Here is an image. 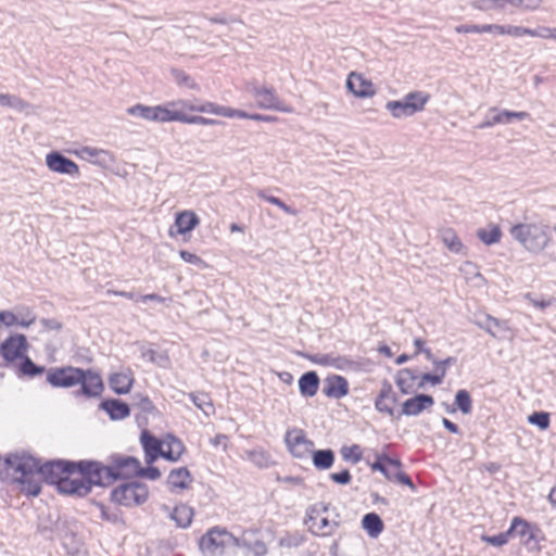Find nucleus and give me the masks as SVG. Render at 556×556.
I'll return each instance as SVG.
<instances>
[{"label":"nucleus","instance_id":"f257e3e1","mask_svg":"<svg viewBox=\"0 0 556 556\" xmlns=\"http://www.w3.org/2000/svg\"><path fill=\"white\" fill-rule=\"evenodd\" d=\"M4 465L7 470L18 475L13 480L22 485V492L37 496L41 492V479L59 488L66 476L75 472L77 462L54 459L40 465L39 460L29 454L14 453L4 458Z\"/></svg>","mask_w":556,"mask_h":556},{"label":"nucleus","instance_id":"f03ea898","mask_svg":"<svg viewBox=\"0 0 556 556\" xmlns=\"http://www.w3.org/2000/svg\"><path fill=\"white\" fill-rule=\"evenodd\" d=\"M86 465L92 469L99 486H108L116 480L129 479L140 472V462L136 457L119 454L112 455L109 465L97 460Z\"/></svg>","mask_w":556,"mask_h":556},{"label":"nucleus","instance_id":"7ed1b4c3","mask_svg":"<svg viewBox=\"0 0 556 556\" xmlns=\"http://www.w3.org/2000/svg\"><path fill=\"white\" fill-rule=\"evenodd\" d=\"M510 235L531 253L542 252L551 241L549 227L544 224H517L510 228Z\"/></svg>","mask_w":556,"mask_h":556},{"label":"nucleus","instance_id":"20e7f679","mask_svg":"<svg viewBox=\"0 0 556 556\" xmlns=\"http://www.w3.org/2000/svg\"><path fill=\"white\" fill-rule=\"evenodd\" d=\"M237 536L225 528L210 529L199 541L203 556H231L235 554Z\"/></svg>","mask_w":556,"mask_h":556},{"label":"nucleus","instance_id":"39448f33","mask_svg":"<svg viewBox=\"0 0 556 556\" xmlns=\"http://www.w3.org/2000/svg\"><path fill=\"white\" fill-rule=\"evenodd\" d=\"M93 463V460H79L77 462L76 469L80 477L72 478L71 475L66 476L59 484V491L64 494L86 496L88 495L93 485L99 486L93 477L92 469L86 464Z\"/></svg>","mask_w":556,"mask_h":556},{"label":"nucleus","instance_id":"423d86ee","mask_svg":"<svg viewBox=\"0 0 556 556\" xmlns=\"http://www.w3.org/2000/svg\"><path fill=\"white\" fill-rule=\"evenodd\" d=\"M430 94L424 91H412L402 100H392L386 103V109L394 118H405L421 112L429 102Z\"/></svg>","mask_w":556,"mask_h":556},{"label":"nucleus","instance_id":"0eeeda50","mask_svg":"<svg viewBox=\"0 0 556 556\" xmlns=\"http://www.w3.org/2000/svg\"><path fill=\"white\" fill-rule=\"evenodd\" d=\"M148 485L137 481L123 483L111 492V500L126 507L139 506L148 500Z\"/></svg>","mask_w":556,"mask_h":556},{"label":"nucleus","instance_id":"6e6552de","mask_svg":"<svg viewBox=\"0 0 556 556\" xmlns=\"http://www.w3.org/2000/svg\"><path fill=\"white\" fill-rule=\"evenodd\" d=\"M176 102H168L165 105H144V104H136L127 108V114L131 116H137L142 119L155 123H167V122H176L177 111L170 110L172 106H175Z\"/></svg>","mask_w":556,"mask_h":556},{"label":"nucleus","instance_id":"1a4fd4ad","mask_svg":"<svg viewBox=\"0 0 556 556\" xmlns=\"http://www.w3.org/2000/svg\"><path fill=\"white\" fill-rule=\"evenodd\" d=\"M248 90L254 98L256 105L260 109L274 110L283 113H291L293 111L291 106L287 105L277 96L276 90L273 87L251 84Z\"/></svg>","mask_w":556,"mask_h":556},{"label":"nucleus","instance_id":"9d476101","mask_svg":"<svg viewBox=\"0 0 556 556\" xmlns=\"http://www.w3.org/2000/svg\"><path fill=\"white\" fill-rule=\"evenodd\" d=\"M27 348L28 343L24 334L17 333L7 338L0 344V356L3 358V366H13L17 359H22Z\"/></svg>","mask_w":556,"mask_h":556},{"label":"nucleus","instance_id":"9b49d317","mask_svg":"<svg viewBox=\"0 0 556 556\" xmlns=\"http://www.w3.org/2000/svg\"><path fill=\"white\" fill-rule=\"evenodd\" d=\"M83 377L81 368L67 366L51 368L47 374V381L54 388H72L77 386Z\"/></svg>","mask_w":556,"mask_h":556},{"label":"nucleus","instance_id":"f8f14e48","mask_svg":"<svg viewBox=\"0 0 556 556\" xmlns=\"http://www.w3.org/2000/svg\"><path fill=\"white\" fill-rule=\"evenodd\" d=\"M285 442L290 453L296 458H306L314 446V442L306 438L302 429L298 428L287 431Z\"/></svg>","mask_w":556,"mask_h":556},{"label":"nucleus","instance_id":"ddd939ff","mask_svg":"<svg viewBox=\"0 0 556 556\" xmlns=\"http://www.w3.org/2000/svg\"><path fill=\"white\" fill-rule=\"evenodd\" d=\"M46 164L51 172L72 177L79 176L78 165L71 159L64 156L61 152L52 151L48 153L46 156Z\"/></svg>","mask_w":556,"mask_h":556},{"label":"nucleus","instance_id":"4468645a","mask_svg":"<svg viewBox=\"0 0 556 556\" xmlns=\"http://www.w3.org/2000/svg\"><path fill=\"white\" fill-rule=\"evenodd\" d=\"M530 117L527 112H515L508 110L498 111L497 108H491L485 121L479 126L480 128L493 127L497 124H510L514 119L523 121Z\"/></svg>","mask_w":556,"mask_h":556},{"label":"nucleus","instance_id":"2eb2a0df","mask_svg":"<svg viewBox=\"0 0 556 556\" xmlns=\"http://www.w3.org/2000/svg\"><path fill=\"white\" fill-rule=\"evenodd\" d=\"M83 376L78 383L80 384L78 393L86 397H97L101 395L104 388L101 376L91 369H83Z\"/></svg>","mask_w":556,"mask_h":556},{"label":"nucleus","instance_id":"dca6fc26","mask_svg":"<svg viewBox=\"0 0 556 556\" xmlns=\"http://www.w3.org/2000/svg\"><path fill=\"white\" fill-rule=\"evenodd\" d=\"M397 402V396L394 393L392 386L384 382L375 400V408L390 417H394V405Z\"/></svg>","mask_w":556,"mask_h":556},{"label":"nucleus","instance_id":"f3484780","mask_svg":"<svg viewBox=\"0 0 556 556\" xmlns=\"http://www.w3.org/2000/svg\"><path fill=\"white\" fill-rule=\"evenodd\" d=\"M323 392L330 399H342L349 394V382L343 376H328L324 381Z\"/></svg>","mask_w":556,"mask_h":556},{"label":"nucleus","instance_id":"a211bd4d","mask_svg":"<svg viewBox=\"0 0 556 556\" xmlns=\"http://www.w3.org/2000/svg\"><path fill=\"white\" fill-rule=\"evenodd\" d=\"M434 403V400L431 395L428 394H417L414 397L407 399L403 405H402V412L397 415V418L401 415L406 416H417L422 410L427 409L428 407L432 406Z\"/></svg>","mask_w":556,"mask_h":556},{"label":"nucleus","instance_id":"6ab92c4d","mask_svg":"<svg viewBox=\"0 0 556 556\" xmlns=\"http://www.w3.org/2000/svg\"><path fill=\"white\" fill-rule=\"evenodd\" d=\"M140 442L144 451L146 463L151 465L162 456L163 443L148 430L142 431Z\"/></svg>","mask_w":556,"mask_h":556},{"label":"nucleus","instance_id":"aec40b11","mask_svg":"<svg viewBox=\"0 0 556 556\" xmlns=\"http://www.w3.org/2000/svg\"><path fill=\"white\" fill-rule=\"evenodd\" d=\"M348 89L358 98H367L375 94V87L371 81L366 80L362 75L351 73L346 79Z\"/></svg>","mask_w":556,"mask_h":556},{"label":"nucleus","instance_id":"412c9836","mask_svg":"<svg viewBox=\"0 0 556 556\" xmlns=\"http://www.w3.org/2000/svg\"><path fill=\"white\" fill-rule=\"evenodd\" d=\"M505 2L529 11H534L542 4V0H478L475 5L480 10H486L492 7L491 3L495 7L503 8Z\"/></svg>","mask_w":556,"mask_h":556},{"label":"nucleus","instance_id":"4be33fe9","mask_svg":"<svg viewBox=\"0 0 556 556\" xmlns=\"http://www.w3.org/2000/svg\"><path fill=\"white\" fill-rule=\"evenodd\" d=\"M192 476L187 467H180L173 469L167 477V485L170 492H177V490H187L191 482Z\"/></svg>","mask_w":556,"mask_h":556},{"label":"nucleus","instance_id":"5701e85b","mask_svg":"<svg viewBox=\"0 0 556 556\" xmlns=\"http://www.w3.org/2000/svg\"><path fill=\"white\" fill-rule=\"evenodd\" d=\"M100 407L109 414L112 420H122L130 415L129 405L117 399L104 400Z\"/></svg>","mask_w":556,"mask_h":556},{"label":"nucleus","instance_id":"b1692460","mask_svg":"<svg viewBox=\"0 0 556 556\" xmlns=\"http://www.w3.org/2000/svg\"><path fill=\"white\" fill-rule=\"evenodd\" d=\"M252 531H244L240 538H237V547L245 548L255 556H264L267 553V546L262 540H252Z\"/></svg>","mask_w":556,"mask_h":556},{"label":"nucleus","instance_id":"393cba45","mask_svg":"<svg viewBox=\"0 0 556 556\" xmlns=\"http://www.w3.org/2000/svg\"><path fill=\"white\" fill-rule=\"evenodd\" d=\"M199 224L200 218L192 211H182L175 218V226L179 235L192 231Z\"/></svg>","mask_w":556,"mask_h":556},{"label":"nucleus","instance_id":"a878e982","mask_svg":"<svg viewBox=\"0 0 556 556\" xmlns=\"http://www.w3.org/2000/svg\"><path fill=\"white\" fill-rule=\"evenodd\" d=\"M319 382L316 371H306L299 379L300 393L305 397L314 396L318 391Z\"/></svg>","mask_w":556,"mask_h":556},{"label":"nucleus","instance_id":"bb28decb","mask_svg":"<svg viewBox=\"0 0 556 556\" xmlns=\"http://www.w3.org/2000/svg\"><path fill=\"white\" fill-rule=\"evenodd\" d=\"M109 383L116 394H127L131 389L134 378L129 374L116 372L110 377Z\"/></svg>","mask_w":556,"mask_h":556},{"label":"nucleus","instance_id":"cd10ccee","mask_svg":"<svg viewBox=\"0 0 556 556\" xmlns=\"http://www.w3.org/2000/svg\"><path fill=\"white\" fill-rule=\"evenodd\" d=\"M169 518L175 521L177 527L188 528L192 522L193 509L186 504H179L175 506Z\"/></svg>","mask_w":556,"mask_h":556},{"label":"nucleus","instance_id":"c85d7f7f","mask_svg":"<svg viewBox=\"0 0 556 556\" xmlns=\"http://www.w3.org/2000/svg\"><path fill=\"white\" fill-rule=\"evenodd\" d=\"M312 460L317 469L326 470L332 467L334 463V453L330 448L316 450L311 452Z\"/></svg>","mask_w":556,"mask_h":556},{"label":"nucleus","instance_id":"c756f323","mask_svg":"<svg viewBox=\"0 0 556 556\" xmlns=\"http://www.w3.org/2000/svg\"><path fill=\"white\" fill-rule=\"evenodd\" d=\"M46 368L35 364L30 357L24 355L21 359L20 365L16 367V374L18 377L34 378L43 374Z\"/></svg>","mask_w":556,"mask_h":556},{"label":"nucleus","instance_id":"7c9ffc66","mask_svg":"<svg viewBox=\"0 0 556 556\" xmlns=\"http://www.w3.org/2000/svg\"><path fill=\"white\" fill-rule=\"evenodd\" d=\"M362 526L371 538H377L383 531V521L376 513H368L362 519Z\"/></svg>","mask_w":556,"mask_h":556},{"label":"nucleus","instance_id":"2f4dec72","mask_svg":"<svg viewBox=\"0 0 556 556\" xmlns=\"http://www.w3.org/2000/svg\"><path fill=\"white\" fill-rule=\"evenodd\" d=\"M370 467L375 471H380L387 478L389 477L390 467L397 470L402 467V463L400 459L391 458L386 454H381L377 456L376 462L372 463Z\"/></svg>","mask_w":556,"mask_h":556},{"label":"nucleus","instance_id":"473e14b6","mask_svg":"<svg viewBox=\"0 0 556 556\" xmlns=\"http://www.w3.org/2000/svg\"><path fill=\"white\" fill-rule=\"evenodd\" d=\"M184 451H185L184 443L179 439L170 435V437H168L167 448L162 450L161 457H163L164 459L170 460V462H177L180 458Z\"/></svg>","mask_w":556,"mask_h":556},{"label":"nucleus","instance_id":"72a5a7b5","mask_svg":"<svg viewBox=\"0 0 556 556\" xmlns=\"http://www.w3.org/2000/svg\"><path fill=\"white\" fill-rule=\"evenodd\" d=\"M247 458L258 468H268L274 462L268 452L263 448H254L245 452Z\"/></svg>","mask_w":556,"mask_h":556},{"label":"nucleus","instance_id":"f704fd0d","mask_svg":"<svg viewBox=\"0 0 556 556\" xmlns=\"http://www.w3.org/2000/svg\"><path fill=\"white\" fill-rule=\"evenodd\" d=\"M312 525L307 523L309 527V531L314 535H330L338 528L339 523L337 521H331L327 517H323L319 523H316V520H312Z\"/></svg>","mask_w":556,"mask_h":556},{"label":"nucleus","instance_id":"c9c22d12","mask_svg":"<svg viewBox=\"0 0 556 556\" xmlns=\"http://www.w3.org/2000/svg\"><path fill=\"white\" fill-rule=\"evenodd\" d=\"M477 237L486 245L497 243L502 237V230L497 225H490V228H481L477 231Z\"/></svg>","mask_w":556,"mask_h":556},{"label":"nucleus","instance_id":"e433bc0d","mask_svg":"<svg viewBox=\"0 0 556 556\" xmlns=\"http://www.w3.org/2000/svg\"><path fill=\"white\" fill-rule=\"evenodd\" d=\"M441 237H442L443 243L451 252H453V253H462L463 252L464 245L454 230L445 229L442 231Z\"/></svg>","mask_w":556,"mask_h":556},{"label":"nucleus","instance_id":"4c0bfd02","mask_svg":"<svg viewBox=\"0 0 556 556\" xmlns=\"http://www.w3.org/2000/svg\"><path fill=\"white\" fill-rule=\"evenodd\" d=\"M176 122L192 124V125H217L222 124L220 121L206 118L199 115H187L184 112L177 111Z\"/></svg>","mask_w":556,"mask_h":556},{"label":"nucleus","instance_id":"58836bf2","mask_svg":"<svg viewBox=\"0 0 556 556\" xmlns=\"http://www.w3.org/2000/svg\"><path fill=\"white\" fill-rule=\"evenodd\" d=\"M190 111L201 112V113H212L215 115L228 117L229 108L220 106L212 102H206L202 105H189Z\"/></svg>","mask_w":556,"mask_h":556},{"label":"nucleus","instance_id":"ea45409f","mask_svg":"<svg viewBox=\"0 0 556 556\" xmlns=\"http://www.w3.org/2000/svg\"><path fill=\"white\" fill-rule=\"evenodd\" d=\"M416 379L412 369H403L400 370L396 377V384L400 388L401 392L404 394H408L412 388L413 381Z\"/></svg>","mask_w":556,"mask_h":556},{"label":"nucleus","instance_id":"a19ab883","mask_svg":"<svg viewBox=\"0 0 556 556\" xmlns=\"http://www.w3.org/2000/svg\"><path fill=\"white\" fill-rule=\"evenodd\" d=\"M455 405L465 415L472 410V400L467 390H458L455 394Z\"/></svg>","mask_w":556,"mask_h":556},{"label":"nucleus","instance_id":"79ce46f5","mask_svg":"<svg viewBox=\"0 0 556 556\" xmlns=\"http://www.w3.org/2000/svg\"><path fill=\"white\" fill-rule=\"evenodd\" d=\"M257 197L267 201L268 203L278 206L280 210H282L286 214L295 216L298 214L296 210L293 207L287 205L283 201H281L279 198L274 195H268L265 190L260 189L256 192Z\"/></svg>","mask_w":556,"mask_h":556},{"label":"nucleus","instance_id":"37998d69","mask_svg":"<svg viewBox=\"0 0 556 556\" xmlns=\"http://www.w3.org/2000/svg\"><path fill=\"white\" fill-rule=\"evenodd\" d=\"M0 105L5 108H12L17 111H24L29 104L23 99L9 93H0Z\"/></svg>","mask_w":556,"mask_h":556},{"label":"nucleus","instance_id":"c03bdc74","mask_svg":"<svg viewBox=\"0 0 556 556\" xmlns=\"http://www.w3.org/2000/svg\"><path fill=\"white\" fill-rule=\"evenodd\" d=\"M516 521H519L518 529L516 530V535L519 538H527V542L531 540H535L534 530H538L536 526H532L526 519L516 516Z\"/></svg>","mask_w":556,"mask_h":556},{"label":"nucleus","instance_id":"a18cd8bd","mask_svg":"<svg viewBox=\"0 0 556 556\" xmlns=\"http://www.w3.org/2000/svg\"><path fill=\"white\" fill-rule=\"evenodd\" d=\"M390 471H389V477H387L388 480L390 481H395L400 484H403V485H407L409 486L413 491H415L416 486L412 480V478L406 475L405 472L401 471V468H399L397 470L390 467Z\"/></svg>","mask_w":556,"mask_h":556},{"label":"nucleus","instance_id":"49530a36","mask_svg":"<svg viewBox=\"0 0 556 556\" xmlns=\"http://www.w3.org/2000/svg\"><path fill=\"white\" fill-rule=\"evenodd\" d=\"M340 452H341L343 459L346 462H352L353 464H357L362 459V448L358 444H353L351 446H343Z\"/></svg>","mask_w":556,"mask_h":556},{"label":"nucleus","instance_id":"de8ad7c7","mask_svg":"<svg viewBox=\"0 0 556 556\" xmlns=\"http://www.w3.org/2000/svg\"><path fill=\"white\" fill-rule=\"evenodd\" d=\"M189 396H190L192 403L199 409H201L205 415H210L211 410L213 409V405H212L207 394H205V393H201V394L190 393Z\"/></svg>","mask_w":556,"mask_h":556},{"label":"nucleus","instance_id":"09e8293b","mask_svg":"<svg viewBox=\"0 0 556 556\" xmlns=\"http://www.w3.org/2000/svg\"><path fill=\"white\" fill-rule=\"evenodd\" d=\"M528 421L531 425L536 426L541 430H545L549 427V414L546 412H534L528 416Z\"/></svg>","mask_w":556,"mask_h":556},{"label":"nucleus","instance_id":"8fccbe9b","mask_svg":"<svg viewBox=\"0 0 556 556\" xmlns=\"http://www.w3.org/2000/svg\"><path fill=\"white\" fill-rule=\"evenodd\" d=\"M331 367L339 370L357 369L358 362L349 358L348 356H332Z\"/></svg>","mask_w":556,"mask_h":556},{"label":"nucleus","instance_id":"3c124183","mask_svg":"<svg viewBox=\"0 0 556 556\" xmlns=\"http://www.w3.org/2000/svg\"><path fill=\"white\" fill-rule=\"evenodd\" d=\"M525 298L530 304H532L534 307H536L540 311L546 309L555 302L554 298L545 299L543 296H535L532 293H527Z\"/></svg>","mask_w":556,"mask_h":556},{"label":"nucleus","instance_id":"603ef678","mask_svg":"<svg viewBox=\"0 0 556 556\" xmlns=\"http://www.w3.org/2000/svg\"><path fill=\"white\" fill-rule=\"evenodd\" d=\"M478 325L488 333L495 337L494 329H502L504 327V321L490 315H486L484 321H480Z\"/></svg>","mask_w":556,"mask_h":556},{"label":"nucleus","instance_id":"864d4df0","mask_svg":"<svg viewBox=\"0 0 556 556\" xmlns=\"http://www.w3.org/2000/svg\"><path fill=\"white\" fill-rule=\"evenodd\" d=\"M134 405L143 413H152L155 410V406L152 401L141 393L134 395Z\"/></svg>","mask_w":556,"mask_h":556},{"label":"nucleus","instance_id":"5fc2aeb1","mask_svg":"<svg viewBox=\"0 0 556 556\" xmlns=\"http://www.w3.org/2000/svg\"><path fill=\"white\" fill-rule=\"evenodd\" d=\"M330 504L326 503H317L315 505H312L307 509V519L305 520V523L311 522L312 520H316L317 517L321 514H327L329 510Z\"/></svg>","mask_w":556,"mask_h":556},{"label":"nucleus","instance_id":"6e6d98bb","mask_svg":"<svg viewBox=\"0 0 556 556\" xmlns=\"http://www.w3.org/2000/svg\"><path fill=\"white\" fill-rule=\"evenodd\" d=\"M305 358L311 361L314 364L320 366H329L331 367L332 356L331 354H302Z\"/></svg>","mask_w":556,"mask_h":556},{"label":"nucleus","instance_id":"4d7b16f0","mask_svg":"<svg viewBox=\"0 0 556 556\" xmlns=\"http://www.w3.org/2000/svg\"><path fill=\"white\" fill-rule=\"evenodd\" d=\"M531 37H539L543 39H553L554 40V34H553V27L548 26H538L536 28H530Z\"/></svg>","mask_w":556,"mask_h":556},{"label":"nucleus","instance_id":"13d9d810","mask_svg":"<svg viewBox=\"0 0 556 556\" xmlns=\"http://www.w3.org/2000/svg\"><path fill=\"white\" fill-rule=\"evenodd\" d=\"M329 478L333 482L342 485L349 484L352 480V476L348 469H343L340 472H332L329 475Z\"/></svg>","mask_w":556,"mask_h":556},{"label":"nucleus","instance_id":"bf43d9fd","mask_svg":"<svg viewBox=\"0 0 556 556\" xmlns=\"http://www.w3.org/2000/svg\"><path fill=\"white\" fill-rule=\"evenodd\" d=\"M138 477H144L149 480H156L161 477V471L159 468L153 466H148L147 468H142L140 466V472H138Z\"/></svg>","mask_w":556,"mask_h":556},{"label":"nucleus","instance_id":"052dcab7","mask_svg":"<svg viewBox=\"0 0 556 556\" xmlns=\"http://www.w3.org/2000/svg\"><path fill=\"white\" fill-rule=\"evenodd\" d=\"M179 255L186 263H189L192 265L200 266L204 263L200 256H198L197 254L191 253L189 251H186V250H181L179 252Z\"/></svg>","mask_w":556,"mask_h":556},{"label":"nucleus","instance_id":"680f3d73","mask_svg":"<svg viewBox=\"0 0 556 556\" xmlns=\"http://www.w3.org/2000/svg\"><path fill=\"white\" fill-rule=\"evenodd\" d=\"M530 28L522 27V26H513L508 25L505 26V35H510L514 37H521V36H529Z\"/></svg>","mask_w":556,"mask_h":556},{"label":"nucleus","instance_id":"e2e57ef3","mask_svg":"<svg viewBox=\"0 0 556 556\" xmlns=\"http://www.w3.org/2000/svg\"><path fill=\"white\" fill-rule=\"evenodd\" d=\"M481 540L490 545L498 546V547L503 546L507 543L502 533L496 534V535H482Z\"/></svg>","mask_w":556,"mask_h":556},{"label":"nucleus","instance_id":"0e129e2a","mask_svg":"<svg viewBox=\"0 0 556 556\" xmlns=\"http://www.w3.org/2000/svg\"><path fill=\"white\" fill-rule=\"evenodd\" d=\"M0 323H3L5 326L10 327L17 323V317L8 311L0 312Z\"/></svg>","mask_w":556,"mask_h":556},{"label":"nucleus","instance_id":"69168bd1","mask_svg":"<svg viewBox=\"0 0 556 556\" xmlns=\"http://www.w3.org/2000/svg\"><path fill=\"white\" fill-rule=\"evenodd\" d=\"M81 154L86 159H92L98 157L100 154H106V151L91 147H84L81 149Z\"/></svg>","mask_w":556,"mask_h":556},{"label":"nucleus","instance_id":"338daca9","mask_svg":"<svg viewBox=\"0 0 556 556\" xmlns=\"http://www.w3.org/2000/svg\"><path fill=\"white\" fill-rule=\"evenodd\" d=\"M228 441H229L228 435L219 433V434H216L213 439H211V444L214 445V446L222 445L223 450L226 451L227 450V445H228Z\"/></svg>","mask_w":556,"mask_h":556},{"label":"nucleus","instance_id":"774afa93","mask_svg":"<svg viewBox=\"0 0 556 556\" xmlns=\"http://www.w3.org/2000/svg\"><path fill=\"white\" fill-rule=\"evenodd\" d=\"M40 323L46 329L60 330L62 328V324L53 318H42Z\"/></svg>","mask_w":556,"mask_h":556}]
</instances>
